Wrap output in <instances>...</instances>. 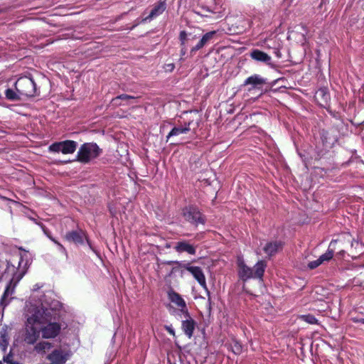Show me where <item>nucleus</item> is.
<instances>
[{"label": "nucleus", "instance_id": "obj_1", "mask_svg": "<svg viewBox=\"0 0 364 364\" xmlns=\"http://www.w3.org/2000/svg\"><path fill=\"white\" fill-rule=\"evenodd\" d=\"M31 263V254L20 247L18 252L13 255L12 259L7 262L6 273L12 276L6 285L3 295L0 299V306L4 310L14 299L15 289L26 274L28 265Z\"/></svg>", "mask_w": 364, "mask_h": 364}, {"label": "nucleus", "instance_id": "obj_2", "mask_svg": "<svg viewBox=\"0 0 364 364\" xmlns=\"http://www.w3.org/2000/svg\"><path fill=\"white\" fill-rule=\"evenodd\" d=\"M41 306H36L38 318L41 323V333L46 339L55 338L61 331L62 324L60 322L62 313V304L58 301H51L48 307L47 301L41 303Z\"/></svg>", "mask_w": 364, "mask_h": 364}, {"label": "nucleus", "instance_id": "obj_3", "mask_svg": "<svg viewBox=\"0 0 364 364\" xmlns=\"http://www.w3.org/2000/svg\"><path fill=\"white\" fill-rule=\"evenodd\" d=\"M31 301L26 306L25 309V316L26 318L25 323L24 332L23 334V341L26 343L33 345L36 343L41 336V322L38 318V312L36 306L31 305Z\"/></svg>", "mask_w": 364, "mask_h": 364}, {"label": "nucleus", "instance_id": "obj_4", "mask_svg": "<svg viewBox=\"0 0 364 364\" xmlns=\"http://www.w3.org/2000/svg\"><path fill=\"white\" fill-rule=\"evenodd\" d=\"M238 275L243 281L250 279L262 280L267 263L264 260L258 261L253 267H250L241 258L237 259Z\"/></svg>", "mask_w": 364, "mask_h": 364}, {"label": "nucleus", "instance_id": "obj_5", "mask_svg": "<svg viewBox=\"0 0 364 364\" xmlns=\"http://www.w3.org/2000/svg\"><path fill=\"white\" fill-rule=\"evenodd\" d=\"M102 150L95 142L82 144L78 149L76 161L81 164H89L92 160L97 159Z\"/></svg>", "mask_w": 364, "mask_h": 364}, {"label": "nucleus", "instance_id": "obj_6", "mask_svg": "<svg viewBox=\"0 0 364 364\" xmlns=\"http://www.w3.org/2000/svg\"><path fill=\"white\" fill-rule=\"evenodd\" d=\"M43 287V285L40 284H36L32 289V294L31 295L29 299L26 303L25 309H26V306L28 304L30 301H31V305L35 306H42L41 303H44V301H47L48 307H49L51 301H55L52 299L53 292L50 291L46 292L39 291V289Z\"/></svg>", "mask_w": 364, "mask_h": 364}, {"label": "nucleus", "instance_id": "obj_7", "mask_svg": "<svg viewBox=\"0 0 364 364\" xmlns=\"http://www.w3.org/2000/svg\"><path fill=\"white\" fill-rule=\"evenodd\" d=\"M15 90L21 96L33 97L36 93V85L32 77L23 76L15 82Z\"/></svg>", "mask_w": 364, "mask_h": 364}, {"label": "nucleus", "instance_id": "obj_8", "mask_svg": "<svg viewBox=\"0 0 364 364\" xmlns=\"http://www.w3.org/2000/svg\"><path fill=\"white\" fill-rule=\"evenodd\" d=\"M167 296L168 300L178 308L174 309L170 306L169 310L171 314L176 316L182 317L183 314H187L188 309L186 301L181 295L173 289H171L167 292Z\"/></svg>", "mask_w": 364, "mask_h": 364}, {"label": "nucleus", "instance_id": "obj_9", "mask_svg": "<svg viewBox=\"0 0 364 364\" xmlns=\"http://www.w3.org/2000/svg\"><path fill=\"white\" fill-rule=\"evenodd\" d=\"M182 215L185 220L195 226H198L199 224L203 225L205 223L204 216L194 205H188L183 208Z\"/></svg>", "mask_w": 364, "mask_h": 364}, {"label": "nucleus", "instance_id": "obj_10", "mask_svg": "<svg viewBox=\"0 0 364 364\" xmlns=\"http://www.w3.org/2000/svg\"><path fill=\"white\" fill-rule=\"evenodd\" d=\"M77 146V143L73 140H65L63 141L55 142L48 147L50 152L59 153L63 154H73Z\"/></svg>", "mask_w": 364, "mask_h": 364}, {"label": "nucleus", "instance_id": "obj_11", "mask_svg": "<svg viewBox=\"0 0 364 364\" xmlns=\"http://www.w3.org/2000/svg\"><path fill=\"white\" fill-rule=\"evenodd\" d=\"M181 318H182L181 329L183 332L188 338H191L197 325L196 321L191 317L189 311L187 314H183Z\"/></svg>", "mask_w": 364, "mask_h": 364}, {"label": "nucleus", "instance_id": "obj_12", "mask_svg": "<svg viewBox=\"0 0 364 364\" xmlns=\"http://www.w3.org/2000/svg\"><path fill=\"white\" fill-rule=\"evenodd\" d=\"M183 267L193 275L195 279L203 288L207 290L205 277L200 267L191 266L189 264H186Z\"/></svg>", "mask_w": 364, "mask_h": 364}, {"label": "nucleus", "instance_id": "obj_13", "mask_svg": "<svg viewBox=\"0 0 364 364\" xmlns=\"http://www.w3.org/2000/svg\"><path fill=\"white\" fill-rule=\"evenodd\" d=\"M216 33L217 32L215 31H212L205 33L198 41V43L195 46L191 48V54H194L196 51L203 48L205 45L213 43L216 36Z\"/></svg>", "mask_w": 364, "mask_h": 364}, {"label": "nucleus", "instance_id": "obj_14", "mask_svg": "<svg viewBox=\"0 0 364 364\" xmlns=\"http://www.w3.org/2000/svg\"><path fill=\"white\" fill-rule=\"evenodd\" d=\"M65 237L69 242H73L75 244H82L86 238V235L82 230L78 229L67 232Z\"/></svg>", "mask_w": 364, "mask_h": 364}, {"label": "nucleus", "instance_id": "obj_15", "mask_svg": "<svg viewBox=\"0 0 364 364\" xmlns=\"http://www.w3.org/2000/svg\"><path fill=\"white\" fill-rule=\"evenodd\" d=\"M174 250L178 253L187 252L191 255H194L196 253V247L186 240L177 242L174 247Z\"/></svg>", "mask_w": 364, "mask_h": 364}, {"label": "nucleus", "instance_id": "obj_16", "mask_svg": "<svg viewBox=\"0 0 364 364\" xmlns=\"http://www.w3.org/2000/svg\"><path fill=\"white\" fill-rule=\"evenodd\" d=\"M68 354L61 350H54L48 355V359L53 364H64L68 360Z\"/></svg>", "mask_w": 364, "mask_h": 364}, {"label": "nucleus", "instance_id": "obj_17", "mask_svg": "<svg viewBox=\"0 0 364 364\" xmlns=\"http://www.w3.org/2000/svg\"><path fill=\"white\" fill-rule=\"evenodd\" d=\"M266 83V80L259 75H253L248 77L245 82V85H251L252 89L259 88Z\"/></svg>", "mask_w": 364, "mask_h": 364}, {"label": "nucleus", "instance_id": "obj_18", "mask_svg": "<svg viewBox=\"0 0 364 364\" xmlns=\"http://www.w3.org/2000/svg\"><path fill=\"white\" fill-rule=\"evenodd\" d=\"M283 243L281 241H273L267 242L263 248L264 252L269 256L275 255L282 248Z\"/></svg>", "mask_w": 364, "mask_h": 364}, {"label": "nucleus", "instance_id": "obj_19", "mask_svg": "<svg viewBox=\"0 0 364 364\" xmlns=\"http://www.w3.org/2000/svg\"><path fill=\"white\" fill-rule=\"evenodd\" d=\"M250 55L256 61L263 62L267 64H269L272 60L271 57L268 54L258 49L253 50L250 53Z\"/></svg>", "mask_w": 364, "mask_h": 364}, {"label": "nucleus", "instance_id": "obj_20", "mask_svg": "<svg viewBox=\"0 0 364 364\" xmlns=\"http://www.w3.org/2000/svg\"><path fill=\"white\" fill-rule=\"evenodd\" d=\"M191 122H189L188 123H185L184 126L183 127H173L171 132L167 135L166 138L167 140H168L169 138L174 136H178L182 134H186L191 130Z\"/></svg>", "mask_w": 364, "mask_h": 364}, {"label": "nucleus", "instance_id": "obj_21", "mask_svg": "<svg viewBox=\"0 0 364 364\" xmlns=\"http://www.w3.org/2000/svg\"><path fill=\"white\" fill-rule=\"evenodd\" d=\"M337 240H332L329 244L328 250L324 254L319 257V259L323 262L329 261L333 256V253L336 249V245Z\"/></svg>", "mask_w": 364, "mask_h": 364}, {"label": "nucleus", "instance_id": "obj_22", "mask_svg": "<svg viewBox=\"0 0 364 364\" xmlns=\"http://www.w3.org/2000/svg\"><path fill=\"white\" fill-rule=\"evenodd\" d=\"M166 6L165 2H159L154 6L151 9L149 16L146 18L152 19L160 14H161L166 9Z\"/></svg>", "mask_w": 364, "mask_h": 364}, {"label": "nucleus", "instance_id": "obj_23", "mask_svg": "<svg viewBox=\"0 0 364 364\" xmlns=\"http://www.w3.org/2000/svg\"><path fill=\"white\" fill-rule=\"evenodd\" d=\"M51 343L48 341H40L36 344L34 349L38 353L43 354L52 348Z\"/></svg>", "mask_w": 364, "mask_h": 364}, {"label": "nucleus", "instance_id": "obj_24", "mask_svg": "<svg viewBox=\"0 0 364 364\" xmlns=\"http://www.w3.org/2000/svg\"><path fill=\"white\" fill-rule=\"evenodd\" d=\"M9 341L5 331H0V348L2 351L6 352Z\"/></svg>", "mask_w": 364, "mask_h": 364}, {"label": "nucleus", "instance_id": "obj_25", "mask_svg": "<svg viewBox=\"0 0 364 364\" xmlns=\"http://www.w3.org/2000/svg\"><path fill=\"white\" fill-rule=\"evenodd\" d=\"M6 99L9 100H18L22 97L17 91L8 88L5 92Z\"/></svg>", "mask_w": 364, "mask_h": 364}, {"label": "nucleus", "instance_id": "obj_26", "mask_svg": "<svg viewBox=\"0 0 364 364\" xmlns=\"http://www.w3.org/2000/svg\"><path fill=\"white\" fill-rule=\"evenodd\" d=\"M299 318L309 324H317L318 319L312 314H303L299 316Z\"/></svg>", "mask_w": 364, "mask_h": 364}, {"label": "nucleus", "instance_id": "obj_27", "mask_svg": "<svg viewBox=\"0 0 364 364\" xmlns=\"http://www.w3.org/2000/svg\"><path fill=\"white\" fill-rule=\"evenodd\" d=\"M134 99H135V97L134 96L126 95V94H122V95H118L117 97L113 98L112 102L113 105H120V104L118 103V101L119 100H134Z\"/></svg>", "mask_w": 364, "mask_h": 364}, {"label": "nucleus", "instance_id": "obj_28", "mask_svg": "<svg viewBox=\"0 0 364 364\" xmlns=\"http://www.w3.org/2000/svg\"><path fill=\"white\" fill-rule=\"evenodd\" d=\"M316 95L318 96H321L323 98L324 101H327L328 99L329 98V94L325 88L319 89L316 92Z\"/></svg>", "mask_w": 364, "mask_h": 364}, {"label": "nucleus", "instance_id": "obj_29", "mask_svg": "<svg viewBox=\"0 0 364 364\" xmlns=\"http://www.w3.org/2000/svg\"><path fill=\"white\" fill-rule=\"evenodd\" d=\"M14 355L10 352L9 354L4 356L3 360L5 363L9 364H18V362L13 360Z\"/></svg>", "mask_w": 364, "mask_h": 364}, {"label": "nucleus", "instance_id": "obj_30", "mask_svg": "<svg viewBox=\"0 0 364 364\" xmlns=\"http://www.w3.org/2000/svg\"><path fill=\"white\" fill-rule=\"evenodd\" d=\"M232 351L236 355L240 354L242 352L241 344L237 341H235L234 345L232 346Z\"/></svg>", "mask_w": 364, "mask_h": 364}, {"label": "nucleus", "instance_id": "obj_31", "mask_svg": "<svg viewBox=\"0 0 364 364\" xmlns=\"http://www.w3.org/2000/svg\"><path fill=\"white\" fill-rule=\"evenodd\" d=\"M322 264V262L321 261V259L318 258L314 261H311L310 262L309 264H308V267L311 269H314L316 267H318L319 265H321Z\"/></svg>", "mask_w": 364, "mask_h": 364}, {"label": "nucleus", "instance_id": "obj_32", "mask_svg": "<svg viewBox=\"0 0 364 364\" xmlns=\"http://www.w3.org/2000/svg\"><path fill=\"white\" fill-rule=\"evenodd\" d=\"M51 241L57 245L58 249L60 252H62L63 254L67 253L66 249L58 240H56L55 238H51Z\"/></svg>", "mask_w": 364, "mask_h": 364}, {"label": "nucleus", "instance_id": "obj_33", "mask_svg": "<svg viewBox=\"0 0 364 364\" xmlns=\"http://www.w3.org/2000/svg\"><path fill=\"white\" fill-rule=\"evenodd\" d=\"M164 328L169 334L172 335L173 336H176L175 330L173 328L172 325H166L164 326Z\"/></svg>", "mask_w": 364, "mask_h": 364}, {"label": "nucleus", "instance_id": "obj_34", "mask_svg": "<svg viewBox=\"0 0 364 364\" xmlns=\"http://www.w3.org/2000/svg\"><path fill=\"white\" fill-rule=\"evenodd\" d=\"M186 36H187V34H186V31H181L180 35H179V38H180L182 46H184V44H185V41L186 39Z\"/></svg>", "mask_w": 364, "mask_h": 364}, {"label": "nucleus", "instance_id": "obj_35", "mask_svg": "<svg viewBox=\"0 0 364 364\" xmlns=\"http://www.w3.org/2000/svg\"><path fill=\"white\" fill-rule=\"evenodd\" d=\"M43 230L45 233V235L51 240V238H54L50 233V232L46 229L43 228Z\"/></svg>", "mask_w": 364, "mask_h": 364}, {"label": "nucleus", "instance_id": "obj_36", "mask_svg": "<svg viewBox=\"0 0 364 364\" xmlns=\"http://www.w3.org/2000/svg\"><path fill=\"white\" fill-rule=\"evenodd\" d=\"M175 66L173 63H169L166 65V70L169 71H172L174 69Z\"/></svg>", "mask_w": 364, "mask_h": 364}, {"label": "nucleus", "instance_id": "obj_37", "mask_svg": "<svg viewBox=\"0 0 364 364\" xmlns=\"http://www.w3.org/2000/svg\"><path fill=\"white\" fill-rule=\"evenodd\" d=\"M359 245V242L357 240L353 239L351 242V247H357Z\"/></svg>", "mask_w": 364, "mask_h": 364}, {"label": "nucleus", "instance_id": "obj_38", "mask_svg": "<svg viewBox=\"0 0 364 364\" xmlns=\"http://www.w3.org/2000/svg\"><path fill=\"white\" fill-rule=\"evenodd\" d=\"M301 158L302 159L303 161L306 164V159L301 154H299Z\"/></svg>", "mask_w": 364, "mask_h": 364}, {"label": "nucleus", "instance_id": "obj_39", "mask_svg": "<svg viewBox=\"0 0 364 364\" xmlns=\"http://www.w3.org/2000/svg\"><path fill=\"white\" fill-rule=\"evenodd\" d=\"M358 323L364 324V318H361L357 320Z\"/></svg>", "mask_w": 364, "mask_h": 364}, {"label": "nucleus", "instance_id": "obj_40", "mask_svg": "<svg viewBox=\"0 0 364 364\" xmlns=\"http://www.w3.org/2000/svg\"><path fill=\"white\" fill-rule=\"evenodd\" d=\"M185 54H186V49H185V48H183L181 49V55H185Z\"/></svg>", "mask_w": 364, "mask_h": 364}, {"label": "nucleus", "instance_id": "obj_41", "mask_svg": "<svg viewBox=\"0 0 364 364\" xmlns=\"http://www.w3.org/2000/svg\"><path fill=\"white\" fill-rule=\"evenodd\" d=\"M208 302L209 309H210V304H211V301H210V296H208Z\"/></svg>", "mask_w": 364, "mask_h": 364}, {"label": "nucleus", "instance_id": "obj_42", "mask_svg": "<svg viewBox=\"0 0 364 364\" xmlns=\"http://www.w3.org/2000/svg\"><path fill=\"white\" fill-rule=\"evenodd\" d=\"M339 253H340V255H343V254L344 253V251H343V250H342V251H341Z\"/></svg>", "mask_w": 364, "mask_h": 364}, {"label": "nucleus", "instance_id": "obj_43", "mask_svg": "<svg viewBox=\"0 0 364 364\" xmlns=\"http://www.w3.org/2000/svg\"><path fill=\"white\" fill-rule=\"evenodd\" d=\"M0 364H3L1 361H0Z\"/></svg>", "mask_w": 364, "mask_h": 364}, {"label": "nucleus", "instance_id": "obj_44", "mask_svg": "<svg viewBox=\"0 0 364 364\" xmlns=\"http://www.w3.org/2000/svg\"><path fill=\"white\" fill-rule=\"evenodd\" d=\"M363 247H364V243H363Z\"/></svg>", "mask_w": 364, "mask_h": 364}]
</instances>
